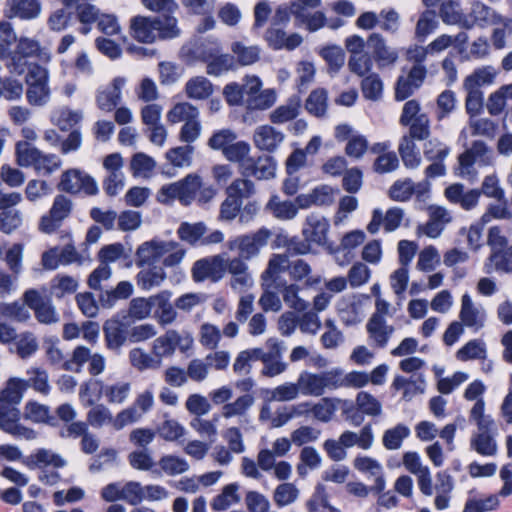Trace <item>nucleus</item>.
I'll list each match as a JSON object with an SVG mask.
<instances>
[{
	"instance_id": "f257e3e1",
	"label": "nucleus",
	"mask_w": 512,
	"mask_h": 512,
	"mask_svg": "<svg viewBox=\"0 0 512 512\" xmlns=\"http://www.w3.org/2000/svg\"><path fill=\"white\" fill-rule=\"evenodd\" d=\"M217 190L211 184H205L198 174L190 173L183 179L161 187L160 201L178 199L181 204L188 206L197 201L199 204L209 203Z\"/></svg>"
},
{
	"instance_id": "f03ea898",
	"label": "nucleus",
	"mask_w": 512,
	"mask_h": 512,
	"mask_svg": "<svg viewBox=\"0 0 512 512\" xmlns=\"http://www.w3.org/2000/svg\"><path fill=\"white\" fill-rule=\"evenodd\" d=\"M459 175L469 181H475L478 172L474 167L475 163L480 166H488L493 162L492 152L485 142L476 140L471 147L459 155Z\"/></svg>"
},
{
	"instance_id": "7ed1b4c3",
	"label": "nucleus",
	"mask_w": 512,
	"mask_h": 512,
	"mask_svg": "<svg viewBox=\"0 0 512 512\" xmlns=\"http://www.w3.org/2000/svg\"><path fill=\"white\" fill-rule=\"evenodd\" d=\"M271 236L270 230L260 228L254 233L237 236L227 242L230 251H237L238 256L245 260L256 257L261 248L267 245Z\"/></svg>"
},
{
	"instance_id": "20e7f679",
	"label": "nucleus",
	"mask_w": 512,
	"mask_h": 512,
	"mask_svg": "<svg viewBox=\"0 0 512 512\" xmlns=\"http://www.w3.org/2000/svg\"><path fill=\"white\" fill-rule=\"evenodd\" d=\"M72 211V200L63 194L56 195L49 211L41 216L39 220V230L45 234L56 232L63 222L70 217Z\"/></svg>"
},
{
	"instance_id": "39448f33",
	"label": "nucleus",
	"mask_w": 512,
	"mask_h": 512,
	"mask_svg": "<svg viewBox=\"0 0 512 512\" xmlns=\"http://www.w3.org/2000/svg\"><path fill=\"white\" fill-rule=\"evenodd\" d=\"M510 23L511 19L503 17L486 4L475 1L471 5L469 15L466 16L463 22V28L470 30L475 26L485 28L492 25H502L504 28H507Z\"/></svg>"
},
{
	"instance_id": "423d86ee",
	"label": "nucleus",
	"mask_w": 512,
	"mask_h": 512,
	"mask_svg": "<svg viewBox=\"0 0 512 512\" xmlns=\"http://www.w3.org/2000/svg\"><path fill=\"white\" fill-rule=\"evenodd\" d=\"M105 346L109 351L119 355L129 340V321L127 316L112 317L103 325Z\"/></svg>"
},
{
	"instance_id": "0eeeda50",
	"label": "nucleus",
	"mask_w": 512,
	"mask_h": 512,
	"mask_svg": "<svg viewBox=\"0 0 512 512\" xmlns=\"http://www.w3.org/2000/svg\"><path fill=\"white\" fill-rule=\"evenodd\" d=\"M23 300L27 306L33 310L35 318L39 323L51 325L59 322V313L51 299L42 297L37 290L29 289L25 291Z\"/></svg>"
},
{
	"instance_id": "6e6552de",
	"label": "nucleus",
	"mask_w": 512,
	"mask_h": 512,
	"mask_svg": "<svg viewBox=\"0 0 512 512\" xmlns=\"http://www.w3.org/2000/svg\"><path fill=\"white\" fill-rule=\"evenodd\" d=\"M154 404V396L152 391L145 390L140 393L133 405L119 412L113 421V427L121 430L129 424L139 421L143 414L147 413Z\"/></svg>"
},
{
	"instance_id": "1a4fd4ad",
	"label": "nucleus",
	"mask_w": 512,
	"mask_h": 512,
	"mask_svg": "<svg viewBox=\"0 0 512 512\" xmlns=\"http://www.w3.org/2000/svg\"><path fill=\"white\" fill-rule=\"evenodd\" d=\"M263 369L261 373L267 377H275L287 369V364L282 361L286 350L284 341L278 338H268L264 346Z\"/></svg>"
},
{
	"instance_id": "9d476101",
	"label": "nucleus",
	"mask_w": 512,
	"mask_h": 512,
	"mask_svg": "<svg viewBox=\"0 0 512 512\" xmlns=\"http://www.w3.org/2000/svg\"><path fill=\"white\" fill-rule=\"evenodd\" d=\"M58 188L61 191L76 194L83 191L87 195H96L98 186L96 181L85 172L78 169H70L61 175Z\"/></svg>"
},
{
	"instance_id": "9b49d317",
	"label": "nucleus",
	"mask_w": 512,
	"mask_h": 512,
	"mask_svg": "<svg viewBox=\"0 0 512 512\" xmlns=\"http://www.w3.org/2000/svg\"><path fill=\"white\" fill-rule=\"evenodd\" d=\"M225 274L224 255H215L197 260L192 267V277L195 282L210 280L218 282Z\"/></svg>"
},
{
	"instance_id": "f8f14e48",
	"label": "nucleus",
	"mask_w": 512,
	"mask_h": 512,
	"mask_svg": "<svg viewBox=\"0 0 512 512\" xmlns=\"http://www.w3.org/2000/svg\"><path fill=\"white\" fill-rule=\"evenodd\" d=\"M367 45L371 50L372 60L376 62L379 69L393 66L399 58L397 49L387 45L385 38L380 33L370 34Z\"/></svg>"
},
{
	"instance_id": "ddd939ff",
	"label": "nucleus",
	"mask_w": 512,
	"mask_h": 512,
	"mask_svg": "<svg viewBox=\"0 0 512 512\" xmlns=\"http://www.w3.org/2000/svg\"><path fill=\"white\" fill-rule=\"evenodd\" d=\"M276 161L270 155H261L257 158L249 157L241 165L240 173L243 177H254L257 180H268L275 176Z\"/></svg>"
},
{
	"instance_id": "4468645a",
	"label": "nucleus",
	"mask_w": 512,
	"mask_h": 512,
	"mask_svg": "<svg viewBox=\"0 0 512 512\" xmlns=\"http://www.w3.org/2000/svg\"><path fill=\"white\" fill-rule=\"evenodd\" d=\"M177 246L174 241L151 240L141 244L136 251V264L139 267L153 265Z\"/></svg>"
},
{
	"instance_id": "2eb2a0df",
	"label": "nucleus",
	"mask_w": 512,
	"mask_h": 512,
	"mask_svg": "<svg viewBox=\"0 0 512 512\" xmlns=\"http://www.w3.org/2000/svg\"><path fill=\"white\" fill-rule=\"evenodd\" d=\"M403 217L404 210L399 207H392L385 214L380 208H375L372 211L371 221L367 225V231L370 234H376L383 224L385 232H393L401 225Z\"/></svg>"
},
{
	"instance_id": "dca6fc26",
	"label": "nucleus",
	"mask_w": 512,
	"mask_h": 512,
	"mask_svg": "<svg viewBox=\"0 0 512 512\" xmlns=\"http://www.w3.org/2000/svg\"><path fill=\"white\" fill-rule=\"evenodd\" d=\"M339 190L330 185L322 184L312 189L307 194H300L296 197L295 203L302 208L306 209L312 205L315 206H330L334 203L335 196Z\"/></svg>"
},
{
	"instance_id": "f3484780",
	"label": "nucleus",
	"mask_w": 512,
	"mask_h": 512,
	"mask_svg": "<svg viewBox=\"0 0 512 512\" xmlns=\"http://www.w3.org/2000/svg\"><path fill=\"white\" fill-rule=\"evenodd\" d=\"M496 433V424L483 429L477 428L470 438V448L482 456L495 455L497 452Z\"/></svg>"
},
{
	"instance_id": "a211bd4d",
	"label": "nucleus",
	"mask_w": 512,
	"mask_h": 512,
	"mask_svg": "<svg viewBox=\"0 0 512 512\" xmlns=\"http://www.w3.org/2000/svg\"><path fill=\"white\" fill-rule=\"evenodd\" d=\"M125 84L124 77H115L110 85L100 88L96 95L98 107L106 112L114 110L121 101V91Z\"/></svg>"
},
{
	"instance_id": "6ab92c4d",
	"label": "nucleus",
	"mask_w": 512,
	"mask_h": 512,
	"mask_svg": "<svg viewBox=\"0 0 512 512\" xmlns=\"http://www.w3.org/2000/svg\"><path fill=\"white\" fill-rule=\"evenodd\" d=\"M459 318L464 326L478 331L484 326L486 313L482 307L475 306L470 295L466 293L461 299Z\"/></svg>"
},
{
	"instance_id": "aec40b11",
	"label": "nucleus",
	"mask_w": 512,
	"mask_h": 512,
	"mask_svg": "<svg viewBox=\"0 0 512 512\" xmlns=\"http://www.w3.org/2000/svg\"><path fill=\"white\" fill-rule=\"evenodd\" d=\"M265 40L269 47L274 50L286 49L291 51L300 46L303 38L298 33L287 36L280 26L271 25L265 32Z\"/></svg>"
},
{
	"instance_id": "412c9836",
	"label": "nucleus",
	"mask_w": 512,
	"mask_h": 512,
	"mask_svg": "<svg viewBox=\"0 0 512 512\" xmlns=\"http://www.w3.org/2000/svg\"><path fill=\"white\" fill-rule=\"evenodd\" d=\"M328 230L329 222L323 216L310 214L306 217L302 233L310 243L324 245L327 240Z\"/></svg>"
},
{
	"instance_id": "4be33fe9",
	"label": "nucleus",
	"mask_w": 512,
	"mask_h": 512,
	"mask_svg": "<svg viewBox=\"0 0 512 512\" xmlns=\"http://www.w3.org/2000/svg\"><path fill=\"white\" fill-rule=\"evenodd\" d=\"M284 134L270 125H262L255 129L253 141L255 146L262 150L273 152L284 141Z\"/></svg>"
},
{
	"instance_id": "5701e85b",
	"label": "nucleus",
	"mask_w": 512,
	"mask_h": 512,
	"mask_svg": "<svg viewBox=\"0 0 512 512\" xmlns=\"http://www.w3.org/2000/svg\"><path fill=\"white\" fill-rule=\"evenodd\" d=\"M366 329L370 339L378 348H384L388 344L395 328L393 325L387 324L385 318L371 316L366 324Z\"/></svg>"
},
{
	"instance_id": "b1692460",
	"label": "nucleus",
	"mask_w": 512,
	"mask_h": 512,
	"mask_svg": "<svg viewBox=\"0 0 512 512\" xmlns=\"http://www.w3.org/2000/svg\"><path fill=\"white\" fill-rule=\"evenodd\" d=\"M171 296L172 294L168 290L161 291L152 296L153 308H155L154 315L162 326L172 324L177 318V311L170 302Z\"/></svg>"
},
{
	"instance_id": "393cba45",
	"label": "nucleus",
	"mask_w": 512,
	"mask_h": 512,
	"mask_svg": "<svg viewBox=\"0 0 512 512\" xmlns=\"http://www.w3.org/2000/svg\"><path fill=\"white\" fill-rule=\"evenodd\" d=\"M155 17L136 16L131 20L132 36L139 42L152 43L158 38Z\"/></svg>"
},
{
	"instance_id": "a878e982",
	"label": "nucleus",
	"mask_w": 512,
	"mask_h": 512,
	"mask_svg": "<svg viewBox=\"0 0 512 512\" xmlns=\"http://www.w3.org/2000/svg\"><path fill=\"white\" fill-rule=\"evenodd\" d=\"M221 52V46L217 39L200 38L191 44L190 55L197 60L207 63Z\"/></svg>"
},
{
	"instance_id": "bb28decb",
	"label": "nucleus",
	"mask_w": 512,
	"mask_h": 512,
	"mask_svg": "<svg viewBox=\"0 0 512 512\" xmlns=\"http://www.w3.org/2000/svg\"><path fill=\"white\" fill-rule=\"evenodd\" d=\"M289 268V261L286 255H273L269 260L268 267L262 275L263 282L268 287L280 288V273Z\"/></svg>"
},
{
	"instance_id": "cd10ccee",
	"label": "nucleus",
	"mask_w": 512,
	"mask_h": 512,
	"mask_svg": "<svg viewBox=\"0 0 512 512\" xmlns=\"http://www.w3.org/2000/svg\"><path fill=\"white\" fill-rule=\"evenodd\" d=\"M133 293V285L129 281H120L117 286L109 290H101L99 303L104 308H112L117 301L129 298Z\"/></svg>"
},
{
	"instance_id": "c85d7f7f",
	"label": "nucleus",
	"mask_w": 512,
	"mask_h": 512,
	"mask_svg": "<svg viewBox=\"0 0 512 512\" xmlns=\"http://www.w3.org/2000/svg\"><path fill=\"white\" fill-rule=\"evenodd\" d=\"M301 107V99L294 95L287 102L273 110L269 116L270 121L274 124H283L295 119L299 115Z\"/></svg>"
},
{
	"instance_id": "c756f323",
	"label": "nucleus",
	"mask_w": 512,
	"mask_h": 512,
	"mask_svg": "<svg viewBox=\"0 0 512 512\" xmlns=\"http://www.w3.org/2000/svg\"><path fill=\"white\" fill-rule=\"evenodd\" d=\"M306 111L316 117L324 118L328 111V92L324 88H317L311 91L304 105Z\"/></svg>"
},
{
	"instance_id": "7c9ffc66",
	"label": "nucleus",
	"mask_w": 512,
	"mask_h": 512,
	"mask_svg": "<svg viewBox=\"0 0 512 512\" xmlns=\"http://www.w3.org/2000/svg\"><path fill=\"white\" fill-rule=\"evenodd\" d=\"M100 393L110 404H123L131 393V384L125 381L104 384L101 385Z\"/></svg>"
},
{
	"instance_id": "2f4dec72",
	"label": "nucleus",
	"mask_w": 512,
	"mask_h": 512,
	"mask_svg": "<svg viewBox=\"0 0 512 512\" xmlns=\"http://www.w3.org/2000/svg\"><path fill=\"white\" fill-rule=\"evenodd\" d=\"M255 403V397L252 394H243L233 402L223 405L221 414L224 418L244 417Z\"/></svg>"
},
{
	"instance_id": "473e14b6",
	"label": "nucleus",
	"mask_w": 512,
	"mask_h": 512,
	"mask_svg": "<svg viewBox=\"0 0 512 512\" xmlns=\"http://www.w3.org/2000/svg\"><path fill=\"white\" fill-rule=\"evenodd\" d=\"M298 208L300 207L297 203L282 201L277 195H273L266 204V209L280 220L293 219L298 213Z\"/></svg>"
},
{
	"instance_id": "72a5a7b5",
	"label": "nucleus",
	"mask_w": 512,
	"mask_h": 512,
	"mask_svg": "<svg viewBox=\"0 0 512 512\" xmlns=\"http://www.w3.org/2000/svg\"><path fill=\"white\" fill-rule=\"evenodd\" d=\"M130 364L138 371L156 370L162 365V361L153 354H149L140 347L129 351Z\"/></svg>"
},
{
	"instance_id": "f704fd0d",
	"label": "nucleus",
	"mask_w": 512,
	"mask_h": 512,
	"mask_svg": "<svg viewBox=\"0 0 512 512\" xmlns=\"http://www.w3.org/2000/svg\"><path fill=\"white\" fill-rule=\"evenodd\" d=\"M24 417L35 423H46L51 426L57 425V418L50 414L49 407L35 401L26 403Z\"/></svg>"
},
{
	"instance_id": "c9c22d12",
	"label": "nucleus",
	"mask_w": 512,
	"mask_h": 512,
	"mask_svg": "<svg viewBox=\"0 0 512 512\" xmlns=\"http://www.w3.org/2000/svg\"><path fill=\"white\" fill-rule=\"evenodd\" d=\"M399 155L406 168L415 169L421 164L419 149L411 137H402L398 147Z\"/></svg>"
},
{
	"instance_id": "e433bc0d",
	"label": "nucleus",
	"mask_w": 512,
	"mask_h": 512,
	"mask_svg": "<svg viewBox=\"0 0 512 512\" xmlns=\"http://www.w3.org/2000/svg\"><path fill=\"white\" fill-rule=\"evenodd\" d=\"M27 378L24 379L26 389L33 388L36 392L48 395L51 386L48 380V373L41 367H31L26 371Z\"/></svg>"
},
{
	"instance_id": "4c0bfd02",
	"label": "nucleus",
	"mask_w": 512,
	"mask_h": 512,
	"mask_svg": "<svg viewBox=\"0 0 512 512\" xmlns=\"http://www.w3.org/2000/svg\"><path fill=\"white\" fill-rule=\"evenodd\" d=\"M439 14L444 23L459 25L463 28L466 16L462 12L460 0H446L442 2Z\"/></svg>"
},
{
	"instance_id": "58836bf2",
	"label": "nucleus",
	"mask_w": 512,
	"mask_h": 512,
	"mask_svg": "<svg viewBox=\"0 0 512 512\" xmlns=\"http://www.w3.org/2000/svg\"><path fill=\"white\" fill-rule=\"evenodd\" d=\"M13 341L15 351L21 359H27L33 356L39 348L36 336L29 331L20 333L19 335L16 334V338H14Z\"/></svg>"
},
{
	"instance_id": "ea45409f",
	"label": "nucleus",
	"mask_w": 512,
	"mask_h": 512,
	"mask_svg": "<svg viewBox=\"0 0 512 512\" xmlns=\"http://www.w3.org/2000/svg\"><path fill=\"white\" fill-rule=\"evenodd\" d=\"M300 491L295 484L284 482L279 484L273 492V501L278 508H283L295 503Z\"/></svg>"
},
{
	"instance_id": "a19ab883",
	"label": "nucleus",
	"mask_w": 512,
	"mask_h": 512,
	"mask_svg": "<svg viewBox=\"0 0 512 512\" xmlns=\"http://www.w3.org/2000/svg\"><path fill=\"white\" fill-rule=\"evenodd\" d=\"M14 50L26 58L36 56L42 61L50 60V54L47 51L41 49L40 43L37 40L28 37L18 38Z\"/></svg>"
},
{
	"instance_id": "79ce46f5",
	"label": "nucleus",
	"mask_w": 512,
	"mask_h": 512,
	"mask_svg": "<svg viewBox=\"0 0 512 512\" xmlns=\"http://www.w3.org/2000/svg\"><path fill=\"white\" fill-rule=\"evenodd\" d=\"M239 485L237 483H231L226 485L222 492L217 495L211 506L214 510L222 511L228 509L231 505L236 504L240 501V495L238 494Z\"/></svg>"
},
{
	"instance_id": "37998d69",
	"label": "nucleus",
	"mask_w": 512,
	"mask_h": 512,
	"mask_svg": "<svg viewBox=\"0 0 512 512\" xmlns=\"http://www.w3.org/2000/svg\"><path fill=\"white\" fill-rule=\"evenodd\" d=\"M281 292L286 305L290 308L302 312L305 311L309 304L298 296L299 287L296 284L287 285L285 281H281L280 288H274Z\"/></svg>"
},
{
	"instance_id": "c03bdc74",
	"label": "nucleus",
	"mask_w": 512,
	"mask_h": 512,
	"mask_svg": "<svg viewBox=\"0 0 512 512\" xmlns=\"http://www.w3.org/2000/svg\"><path fill=\"white\" fill-rule=\"evenodd\" d=\"M166 278L164 269L153 265L148 269L141 270L137 275L138 285L144 290H150L153 287L161 285Z\"/></svg>"
},
{
	"instance_id": "a18cd8bd",
	"label": "nucleus",
	"mask_w": 512,
	"mask_h": 512,
	"mask_svg": "<svg viewBox=\"0 0 512 512\" xmlns=\"http://www.w3.org/2000/svg\"><path fill=\"white\" fill-rule=\"evenodd\" d=\"M410 429L404 424H397L395 427L387 429L382 437L383 446L387 450H397L402 446L404 439L409 437Z\"/></svg>"
},
{
	"instance_id": "49530a36",
	"label": "nucleus",
	"mask_w": 512,
	"mask_h": 512,
	"mask_svg": "<svg viewBox=\"0 0 512 512\" xmlns=\"http://www.w3.org/2000/svg\"><path fill=\"white\" fill-rule=\"evenodd\" d=\"M196 118H199L198 109L188 102L177 103L173 106V108L167 113V120L172 123H179L192 121Z\"/></svg>"
},
{
	"instance_id": "de8ad7c7",
	"label": "nucleus",
	"mask_w": 512,
	"mask_h": 512,
	"mask_svg": "<svg viewBox=\"0 0 512 512\" xmlns=\"http://www.w3.org/2000/svg\"><path fill=\"white\" fill-rule=\"evenodd\" d=\"M10 8L21 19H33L39 15L41 4L38 0H12Z\"/></svg>"
},
{
	"instance_id": "09e8293b",
	"label": "nucleus",
	"mask_w": 512,
	"mask_h": 512,
	"mask_svg": "<svg viewBox=\"0 0 512 512\" xmlns=\"http://www.w3.org/2000/svg\"><path fill=\"white\" fill-rule=\"evenodd\" d=\"M0 317L12 319L17 322H26L31 315L29 307L25 303L15 301L12 303H0Z\"/></svg>"
},
{
	"instance_id": "8fccbe9b",
	"label": "nucleus",
	"mask_w": 512,
	"mask_h": 512,
	"mask_svg": "<svg viewBox=\"0 0 512 512\" xmlns=\"http://www.w3.org/2000/svg\"><path fill=\"white\" fill-rule=\"evenodd\" d=\"M41 151L26 141L16 144L17 163L22 167H36Z\"/></svg>"
},
{
	"instance_id": "3c124183",
	"label": "nucleus",
	"mask_w": 512,
	"mask_h": 512,
	"mask_svg": "<svg viewBox=\"0 0 512 512\" xmlns=\"http://www.w3.org/2000/svg\"><path fill=\"white\" fill-rule=\"evenodd\" d=\"M212 92L211 82L203 76L194 77L186 83V93L189 98L206 99Z\"/></svg>"
},
{
	"instance_id": "603ef678",
	"label": "nucleus",
	"mask_w": 512,
	"mask_h": 512,
	"mask_svg": "<svg viewBox=\"0 0 512 512\" xmlns=\"http://www.w3.org/2000/svg\"><path fill=\"white\" fill-rule=\"evenodd\" d=\"M300 392L305 396H322L321 382L319 373H310L304 371L300 373L298 379Z\"/></svg>"
},
{
	"instance_id": "864d4df0",
	"label": "nucleus",
	"mask_w": 512,
	"mask_h": 512,
	"mask_svg": "<svg viewBox=\"0 0 512 512\" xmlns=\"http://www.w3.org/2000/svg\"><path fill=\"white\" fill-rule=\"evenodd\" d=\"M496 70L492 66H485L476 69L464 81V87H474L480 89L481 86L490 85L496 77Z\"/></svg>"
},
{
	"instance_id": "5fc2aeb1",
	"label": "nucleus",
	"mask_w": 512,
	"mask_h": 512,
	"mask_svg": "<svg viewBox=\"0 0 512 512\" xmlns=\"http://www.w3.org/2000/svg\"><path fill=\"white\" fill-rule=\"evenodd\" d=\"M194 147L192 145L178 146L166 152V159L174 167H189L192 163Z\"/></svg>"
},
{
	"instance_id": "6e6d98bb",
	"label": "nucleus",
	"mask_w": 512,
	"mask_h": 512,
	"mask_svg": "<svg viewBox=\"0 0 512 512\" xmlns=\"http://www.w3.org/2000/svg\"><path fill=\"white\" fill-rule=\"evenodd\" d=\"M361 91L366 99L379 100L383 92V82L380 76L377 73H370L365 76L361 82Z\"/></svg>"
},
{
	"instance_id": "4d7b16f0",
	"label": "nucleus",
	"mask_w": 512,
	"mask_h": 512,
	"mask_svg": "<svg viewBox=\"0 0 512 512\" xmlns=\"http://www.w3.org/2000/svg\"><path fill=\"white\" fill-rule=\"evenodd\" d=\"M175 330H168L164 335L153 342V354L162 361V358L172 356L176 350L174 343Z\"/></svg>"
},
{
	"instance_id": "13d9d810",
	"label": "nucleus",
	"mask_w": 512,
	"mask_h": 512,
	"mask_svg": "<svg viewBox=\"0 0 512 512\" xmlns=\"http://www.w3.org/2000/svg\"><path fill=\"white\" fill-rule=\"evenodd\" d=\"M451 148L438 138L428 139L423 145V154L426 160H445Z\"/></svg>"
},
{
	"instance_id": "bf43d9fd",
	"label": "nucleus",
	"mask_w": 512,
	"mask_h": 512,
	"mask_svg": "<svg viewBox=\"0 0 512 512\" xmlns=\"http://www.w3.org/2000/svg\"><path fill=\"white\" fill-rule=\"evenodd\" d=\"M155 167V160L142 152L134 154L130 162V169L134 176L149 177Z\"/></svg>"
},
{
	"instance_id": "052dcab7",
	"label": "nucleus",
	"mask_w": 512,
	"mask_h": 512,
	"mask_svg": "<svg viewBox=\"0 0 512 512\" xmlns=\"http://www.w3.org/2000/svg\"><path fill=\"white\" fill-rule=\"evenodd\" d=\"M358 410L368 416H379L382 413V404L372 394L361 391L356 396Z\"/></svg>"
},
{
	"instance_id": "680f3d73",
	"label": "nucleus",
	"mask_w": 512,
	"mask_h": 512,
	"mask_svg": "<svg viewBox=\"0 0 512 512\" xmlns=\"http://www.w3.org/2000/svg\"><path fill=\"white\" fill-rule=\"evenodd\" d=\"M78 288L77 279L67 275H56L51 281V294L61 298L65 294H72Z\"/></svg>"
},
{
	"instance_id": "e2e57ef3",
	"label": "nucleus",
	"mask_w": 512,
	"mask_h": 512,
	"mask_svg": "<svg viewBox=\"0 0 512 512\" xmlns=\"http://www.w3.org/2000/svg\"><path fill=\"white\" fill-rule=\"evenodd\" d=\"M154 307L152 296L149 298L137 297L130 301L128 309V317L135 320H144L150 316Z\"/></svg>"
},
{
	"instance_id": "0e129e2a",
	"label": "nucleus",
	"mask_w": 512,
	"mask_h": 512,
	"mask_svg": "<svg viewBox=\"0 0 512 512\" xmlns=\"http://www.w3.org/2000/svg\"><path fill=\"white\" fill-rule=\"evenodd\" d=\"M276 102V93L273 89L260 90L256 95L246 98L245 106L249 110H266Z\"/></svg>"
},
{
	"instance_id": "69168bd1",
	"label": "nucleus",
	"mask_w": 512,
	"mask_h": 512,
	"mask_svg": "<svg viewBox=\"0 0 512 512\" xmlns=\"http://www.w3.org/2000/svg\"><path fill=\"white\" fill-rule=\"evenodd\" d=\"M320 55L327 62L330 74L338 73L345 63V53L339 46L325 47Z\"/></svg>"
},
{
	"instance_id": "338daca9",
	"label": "nucleus",
	"mask_w": 512,
	"mask_h": 512,
	"mask_svg": "<svg viewBox=\"0 0 512 512\" xmlns=\"http://www.w3.org/2000/svg\"><path fill=\"white\" fill-rule=\"evenodd\" d=\"M206 233V226L202 222L190 224L182 223L177 231L179 238L189 244L197 243Z\"/></svg>"
},
{
	"instance_id": "774afa93",
	"label": "nucleus",
	"mask_w": 512,
	"mask_h": 512,
	"mask_svg": "<svg viewBox=\"0 0 512 512\" xmlns=\"http://www.w3.org/2000/svg\"><path fill=\"white\" fill-rule=\"evenodd\" d=\"M306 507L309 512H341L329 504L322 485L316 487V492L307 501Z\"/></svg>"
}]
</instances>
